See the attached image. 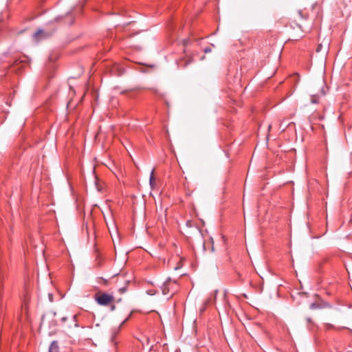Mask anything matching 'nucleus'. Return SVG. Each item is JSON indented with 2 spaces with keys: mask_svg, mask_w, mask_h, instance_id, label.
Wrapping results in <instances>:
<instances>
[{
  "mask_svg": "<svg viewBox=\"0 0 352 352\" xmlns=\"http://www.w3.org/2000/svg\"><path fill=\"white\" fill-rule=\"evenodd\" d=\"M94 299L98 305L102 306H109L114 302L113 295L104 292L96 293L94 296Z\"/></svg>",
  "mask_w": 352,
  "mask_h": 352,
  "instance_id": "nucleus-1",
  "label": "nucleus"
},
{
  "mask_svg": "<svg viewBox=\"0 0 352 352\" xmlns=\"http://www.w3.org/2000/svg\"><path fill=\"white\" fill-rule=\"evenodd\" d=\"M58 57L59 54L58 52H52L48 56L49 65H45V73L47 71L49 72V78H51L54 76L56 69V61L58 60Z\"/></svg>",
  "mask_w": 352,
  "mask_h": 352,
  "instance_id": "nucleus-2",
  "label": "nucleus"
},
{
  "mask_svg": "<svg viewBox=\"0 0 352 352\" xmlns=\"http://www.w3.org/2000/svg\"><path fill=\"white\" fill-rule=\"evenodd\" d=\"M177 289V283L170 278L167 279L162 286V291L164 295L171 293L173 295Z\"/></svg>",
  "mask_w": 352,
  "mask_h": 352,
  "instance_id": "nucleus-3",
  "label": "nucleus"
},
{
  "mask_svg": "<svg viewBox=\"0 0 352 352\" xmlns=\"http://www.w3.org/2000/svg\"><path fill=\"white\" fill-rule=\"evenodd\" d=\"M48 179L45 177V201H47L50 202L49 204L54 205L53 199H52V186L50 183H47Z\"/></svg>",
  "mask_w": 352,
  "mask_h": 352,
  "instance_id": "nucleus-4",
  "label": "nucleus"
},
{
  "mask_svg": "<svg viewBox=\"0 0 352 352\" xmlns=\"http://www.w3.org/2000/svg\"><path fill=\"white\" fill-rule=\"evenodd\" d=\"M331 307V305L327 302L322 301L320 302H313L310 305L311 309H324Z\"/></svg>",
  "mask_w": 352,
  "mask_h": 352,
  "instance_id": "nucleus-5",
  "label": "nucleus"
},
{
  "mask_svg": "<svg viewBox=\"0 0 352 352\" xmlns=\"http://www.w3.org/2000/svg\"><path fill=\"white\" fill-rule=\"evenodd\" d=\"M54 298L56 300H59L61 298V294L58 291L57 289H55L53 292L48 293V299L50 302H54Z\"/></svg>",
  "mask_w": 352,
  "mask_h": 352,
  "instance_id": "nucleus-6",
  "label": "nucleus"
},
{
  "mask_svg": "<svg viewBox=\"0 0 352 352\" xmlns=\"http://www.w3.org/2000/svg\"><path fill=\"white\" fill-rule=\"evenodd\" d=\"M48 352H60L57 341H53L50 346Z\"/></svg>",
  "mask_w": 352,
  "mask_h": 352,
  "instance_id": "nucleus-7",
  "label": "nucleus"
},
{
  "mask_svg": "<svg viewBox=\"0 0 352 352\" xmlns=\"http://www.w3.org/2000/svg\"><path fill=\"white\" fill-rule=\"evenodd\" d=\"M43 34V30L40 29L33 34V38L35 40V41H38L42 38Z\"/></svg>",
  "mask_w": 352,
  "mask_h": 352,
  "instance_id": "nucleus-8",
  "label": "nucleus"
},
{
  "mask_svg": "<svg viewBox=\"0 0 352 352\" xmlns=\"http://www.w3.org/2000/svg\"><path fill=\"white\" fill-rule=\"evenodd\" d=\"M98 283L99 284L104 285V286H107L109 284L108 280H107V279H105L104 278H102V277H100V278H98Z\"/></svg>",
  "mask_w": 352,
  "mask_h": 352,
  "instance_id": "nucleus-9",
  "label": "nucleus"
},
{
  "mask_svg": "<svg viewBox=\"0 0 352 352\" xmlns=\"http://www.w3.org/2000/svg\"><path fill=\"white\" fill-rule=\"evenodd\" d=\"M324 329L326 330H327V331L335 330L336 326H334L333 324H330V323H325L324 324Z\"/></svg>",
  "mask_w": 352,
  "mask_h": 352,
  "instance_id": "nucleus-10",
  "label": "nucleus"
},
{
  "mask_svg": "<svg viewBox=\"0 0 352 352\" xmlns=\"http://www.w3.org/2000/svg\"><path fill=\"white\" fill-rule=\"evenodd\" d=\"M343 329H347L350 332V333L352 334V329L347 328L346 327H336L335 331H341Z\"/></svg>",
  "mask_w": 352,
  "mask_h": 352,
  "instance_id": "nucleus-11",
  "label": "nucleus"
},
{
  "mask_svg": "<svg viewBox=\"0 0 352 352\" xmlns=\"http://www.w3.org/2000/svg\"><path fill=\"white\" fill-rule=\"evenodd\" d=\"M311 101L314 104H318L319 102V97L317 96H311Z\"/></svg>",
  "mask_w": 352,
  "mask_h": 352,
  "instance_id": "nucleus-12",
  "label": "nucleus"
},
{
  "mask_svg": "<svg viewBox=\"0 0 352 352\" xmlns=\"http://www.w3.org/2000/svg\"><path fill=\"white\" fill-rule=\"evenodd\" d=\"M298 14L304 19H307L308 18V14L304 13L303 10H299Z\"/></svg>",
  "mask_w": 352,
  "mask_h": 352,
  "instance_id": "nucleus-13",
  "label": "nucleus"
},
{
  "mask_svg": "<svg viewBox=\"0 0 352 352\" xmlns=\"http://www.w3.org/2000/svg\"><path fill=\"white\" fill-rule=\"evenodd\" d=\"M155 183L154 170H152L150 176V184L153 186Z\"/></svg>",
  "mask_w": 352,
  "mask_h": 352,
  "instance_id": "nucleus-14",
  "label": "nucleus"
},
{
  "mask_svg": "<svg viewBox=\"0 0 352 352\" xmlns=\"http://www.w3.org/2000/svg\"><path fill=\"white\" fill-rule=\"evenodd\" d=\"M204 51L205 53H208V52H211V48L209 47H206Z\"/></svg>",
  "mask_w": 352,
  "mask_h": 352,
  "instance_id": "nucleus-15",
  "label": "nucleus"
},
{
  "mask_svg": "<svg viewBox=\"0 0 352 352\" xmlns=\"http://www.w3.org/2000/svg\"><path fill=\"white\" fill-rule=\"evenodd\" d=\"M126 289V287H122L119 289V292L120 294H123L125 292Z\"/></svg>",
  "mask_w": 352,
  "mask_h": 352,
  "instance_id": "nucleus-16",
  "label": "nucleus"
},
{
  "mask_svg": "<svg viewBox=\"0 0 352 352\" xmlns=\"http://www.w3.org/2000/svg\"><path fill=\"white\" fill-rule=\"evenodd\" d=\"M111 307V310L114 311L116 309V305H114V302L109 305Z\"/></svg>",
  "mask_w": 352,
  "mask_h": 352,
  "instance_id": "nucleus-17",
  "label": "nucleus"
},
{
  "mask_svg": "<svg viewBox=\"0 0 352 352\" xmlns=\"http://www.w3.org/2000/svg\"><path fill=\"white\" fill-rule=\"evenodd\" d=\"M184 186L185 187H186V183H184Z\"/></svg>",
  "mask_w": 352,
  "mask_h": 352,
  "instance_id": "nucleus-18",
  "label": "nucleus"
}]
</instances>
